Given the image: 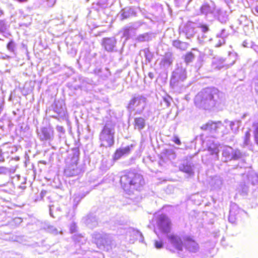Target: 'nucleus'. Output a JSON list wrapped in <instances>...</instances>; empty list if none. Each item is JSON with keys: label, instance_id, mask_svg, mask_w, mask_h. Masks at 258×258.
I'll list each match as a JSON object with an SVG mask.
<instances>
[{"label": "nucleus", "instance_id": "obj_1", "mask_svg": "<svg viewBox=\"0 0 258 258\" xmlns=\"http://www.w3.org/2000/svg\"><path fill=\"white\" fill-rule=\"evenodd\" d=\"M114 124L111 122H107L104 124L99 134L100 146L108 148L114 145Z\"/></svg>", "mask_w": 258, "mask_h": 258}, {"label": "nucleus", "instance_id": "obj_2", "mask_svg": "<svg viewBox=\"0 0 258 258\" xmlns=\"http://www.w3.org/2000/svg\"><path fill=\"white\" fill-rule=\"evenodd\" d=\"M143 180L142 177L139 174L132 171L127 172L121 177V182L124 184L137 186L141 185Z\"/></svg>", "mask_w": 258, "mask_h": 258}, {"label": "nucleus", "instance_id": "obj_3", "mask_svg": "<svg viewBox=\"0 0 258 258\" xmlns=\"http://www.w3.org/2000/svg\"><path fill=\"white\" fill-rule=\"evenodd\" d=\"M200 97V99L196 102V105L199 106L206 105L213 100L214 94L211 90L207 89L201 92Z\"/></svg>", "mask_w": 258, "mask_h": 258}, {"label": "nucleus", "instance_id": "obj_4", "mask_svg": "<svg viewBox=\"0 0 258 258\" xmlns=\"http://www.w3.org/2000/svg\"><path fill=\"white\" fill-rule=\"evenodd\" d=\"M116 43L114 38H104L103 39L102 45L107 51H113Z\"/></svg>", "mask_w": 258, "mask_h": 258}, {"label": "nucleus", "instance_id": "obj_5", "mask_svg": "<svg viewBox=\"0 0 258 258\" xmlns=\"http://www.w3.org/2000/svg\"><path fill=\"white\" fill-rule=\"evenodd\" d=\"M132 147L133 145H131V146H126L124 148L116 149L114 154V159L118 160L122 156L128 154L131 152V147Z\"/></svg>", "mask_w": 258, "mask_h": 258}, {"label": "nucleus", "instance_id": "obj_6", "mask_svg": "<svg viewBox=\"0 0 258 258\" xmlns=\"http://www.w3.org/2000/svg\"><path fill=\"white\" fill-rule=\"evenodd\" d=\"M169 239L176 250L179 251L182 250L183 243L179 237L172 235L169 236Z\"/></svg>", "mask_w": 258, "mask_h": 258}, {"label": "nucleus", "instance_id": "obj_7", "mask_svg": "<svg viewBox=\"0 0 258 258\" xmlns=\"http://www.w3.org/2000/svg\"><path fill=\"white\" fill-rule=\"evenodd\" d=\"M145 102V98L141 97H134L130 101L127 107L130 109H134L135 107L139 106L142 102Z\"/></svg>", "mask_w": 258, "mask_h": 258}, {"label": "nucleus", "instance_id": "obj_8", "mask_svg": "<svg viewBox=\"0 0 258 258\" xmlns=\"http://www.w3.org/2000/svg\"><path fill=\"white\" fill-rule=\"evenodd\" d=\"M221 121H220L217 122L210 121L204 124L202 127V129L204 130H209L210 131L213 130L215 131L219 127L218 124H221Z\"/></svg>", "mask_w": 258, "mask_h": 258}, {"label": "nucleus", "instance_id": "obj_9", "mask_svg": "<svg viewBox=\"0 0 258 258\" xmlns=\"http://www.w3.org/2000/svg\"><path fill=\"white\" fill-rule=\"evenodd\" d=\"M179 170L188 174H192L194 173L191 166L188 163L182 164L179 167Z\"/></svg>", "mask_w": 258, "mask_h": 258}, {"label": "nucleus", "instance_id": "obj_10", "mask_svg": "<svg viewBox=\"0 0 258 258\" xmlns=\"http://www.w3.org/2000/svg\"><path fill=\"white\" fill-rule=\"evenodd\" d=\"M53 134V130L51 131V133L48 129L46 127H43L41 130V140H48L50 139L51 135Z\"/></svg>", "mask_w": 258, "mask_h": 258}, {"label": "nucleus", "instance_id": "obj_11", "mask_svg": "<svg viewBox=\"0 0 258 258\" xmlns=\"http://www.w3.org/2000/svg\"><path fill=\"white\" fill-rule=\"evenodd\" d=\"M134 126L139 130L143 129L145 126V119L141 117H136L135 119Z\"/></svg>", "mask_w": 258, "mask_h": 258}, {"label": "nucleus", "instance_id": "obj_12", "mask_svg": "<svg viewBox=\"0 0 258 258\" xmlns=\"http://www.w3.org/2000/svg\"><path fill=\"white\" fill-rule=\"evenodd\" d=\"M195 58V55L191 51L187 52L183 56V59L186 64L192 62Z\"/></svg>", "mask_w": 258, "mask_h": 258}, {"label": "nucleus", "instance_id": "obj_13", "mask_svg": "<svg viewBox=\"0 0 258 258\" xmlns=\"http://www.w3.org/2000/svg\"><path fill=\"white\" fill-rule=\"evenodd\" d=\"M196 244V241L191 237H187L184 239V244L185 246L187 248L194 247Z\"/></svg>", "mask_w": 258, "mask_h": 258}, {"label": "nucleus", "instance_id": "obj_14", "mask_svg": "<svg viewBox=\"0 0 258 258\" xmlns=\"http://www.w3.org/2000/svg\"><path fill=\"white\" fill-rule=\"evenodd\" d=\"M97 246L100 247L101 246H105L109 245L108 241L107 238L101 237L97 239L96 241Z\"/></svg>", "mask_w": 258, "mask_h": 258}, {"label": "nucleus", "instance_id": "obj_15", "mask_svg": "<svg viewBox=\"0 0 258 258\" xmlns=\"http://www.w3.org/2000/svg\"><path fill=\"white\" fill-rule=\"evenodd\" d=\"M66 172L68 176H73L78 174V167L76 166L75 168L72 167H69L66 170Z\"/></svg>", "mask_w": 258, "mask_h": 258}, {"label": "nucleus", "instance_id": "obj_16", "mask_svg": "<svg viewBox=\"0 0 258 258\" xmlns=\"http://www.w3.org/2000/svg\"><path fill=\"white\" fill-rule=\"evenodd\" d=\"M172 62V59L171 57V54L167 55V54H165V56L164 58H163L161 60V63L163 64H171Z\"/></svg>", "mask_w": 258, "mask_h": 258}, {"label": "nucleus", "instance_id": "obj_17", "mask_svg": "<svg viewBox=\"0 0 258 258\" xmlns=\"http://www.w3.org/2000/svg\"><path fill=\"white\" fill-rule=\"evenodd\" d=\"M182 43H183L179 40H174L172 41V45L174 47L182 50H185V48L182 47Z\"/></svg>", "mask_w": 258, "mask_h": 258}, {"label": "nucleus", "instance_id": "obj_18", "mask_svg": "<svg viewBox=\"0 0 258 258\" xmlns=\"http://www.w3.org/2000/svg\"><path fill=\"white\" fill-rule=\"evenodd\" d=\"M250 138V133L249 131H247L245 133L244 137V144L247 145L249 142Z\"/></svg>", "mask_w": 258, "mask_h": 258}, {"label": "nucleus", "instance_id": "obj_19", "mask_svg": "<svg viewBox=\"0 0 258 258\" xmlns=\"http://www.w3.org/2000/svg\"><path fill=\"white\" fill-rule=\"evenodd\" d=\"M14 46H15V43L13 40H10L7 45V49L11 51L14 52Z\"/></svg>", "mask_w": 258, "mask_h": 258}, {"label": "nucleus", "instance_id": "obj_20", "mask_svg": "<svg viewBox=\"0 0 258 258\" xmlns=\"http://www.w3.org/2000/svg\"><path fill=\"white\" fill-rule=\"evenodd\" d=\"M145 56L146 60H147L148 62H150L153 58V54L148 50L145 52Z\"/></svg>", "mask_w": 258, "mask_h": 258}, {"label": "nucleus", "instance_id": "obj_21", "mask_svg": "<svg viewBox=\"0 0 258 258\" xmlns=\"http://www.w3.org/2000/svg\"><path fill=\"white\" fill-rule=\"evenodd\" d=\"M148 34H141L137 37V39L140 42L145 41L148 39Z\"/></svg>", "mask_w": 258, "mask_h": 258}, {"label": "nucleus", "instance_id": "obj_22", "mask_svg": "<svg viewBox=\"0 0 258 258\" xmlns=\"http://www.w3.org/2000/svg\"><path fill=\"white\" fill-rule=\"evenodd\" d=\"M220 60H218L213 63L216 68L220 69L224 67V65L220 63ZM222 63V62H221Z\"/></svg>", "mask_w": 258, "mask_h": 258}, {"label": "nucleus", "instance_id": "obj_23", "mask_svg": "<svg viewBox=\"0 0 258 258\" xmlns=\"http://www.w3.org/2000/svg\"><path fill=\"white\" fill-rule=\"evenodd\" d=\"M159 221L160 222H163L164 221H167L168 224H170V222L169 221L167 217L164 215H161L159 218Z\"/></svg>", "mask_w": 258, "mask_h": 258}, {"label": "nucleus", "instance_id": "obj_24", "mask_svg": "<svg viewBox=\"0 0 258 258\" xmlns=\"http://www.w3.org/2000/svg\"><path fill=\"white\" fill-rule=\"evenodd\" d=\"M173 141L177 145H181V143L180 142V139H179V138L176 136H174V138L173 139Z\"/></svg>", "mask_w": 258, "mask_h": 258}, {"label": "nucleus", "instance_id": "obj_25", "mask_svg": "<svg viewBox=\"0 0 258 258\" xmlns=\"http://www.w3.org/2000/svg\"><path fill=\"white\" fill-rule=\"evenodd\" d=\"M200 27L202 29V31L204 33L207 32L209 30V28L206 25H201Z\"/></svg>", "mask_w": 258, "mask_h": 258}, {"label": "nucleus", "instance_id": "obj_26", "mask_svg": "<svg viewBox=\"0 0 258 258\" xmlns=\"http://www.w3.org/2000/svg\"><path fill=\"white\" fill-rule=\"evenodd\" d=\"M155 246L157 248H161L163 246V244L161 241H156L155 242Z\"/></svg>", "mask_w": 258, "mask_h": 258}, {"label": "nucleus", "instance_id": "obj_27", "mask_svg": "<svg viewBox=\"0 0 258 258\" xmlns=\"http://www.w3.org/2000/svg\"><path fill=\"white\" fill-rule=\"evenodd\" d=\"M46 2L48 7H52L55 4L56 0H46Z\"/></svg>", "mask_w": 258, "mask_h": 258}, {"label": "nucleus", "instance_id": "obj_28", "mask_svg": "<svg viewBox=\"0 0 258 258\" xmlns=\"http://www.w3.org/2000/svg\"><path fill=\"white\" fill-rule=\"evenodd\" d=\"M252 125L254 127L253 134L258 133V122L253 123Z\"/></svg>", "mask_w": 258, "mask_h": 258}, {"label": "nucleus", "instance_id": "obj_29", "mask_svg": "<svg viewBox=\"0 0 258 258\" xmlns=\"http://www.w3.org/2000/svg\"><path fill=\"white\" fill-rule=\"evenodd\" d=\"M254 134V141L256 145H258V133H255Z\"/></svg>", "mask_w": 258, "mask_h": 258}, {"label": "nucleus", "instance_id": "obj_30", "mask_svg": "<svg viewBox=\"0 0 258 258\" xmlns=\"http://www.w3.org/2000/svg\"><path fill=\"white\" fill-rule=\"evenodd\" d=\"M57 128L59 132H64V130L62 126H57Z\"/></svg>", "mask_w": 258, "mask_h": 258}, {"label": "nucleus", "instance_id": "obj_31", "mask_svg": "<svg viewBox=\"0 0 258 258\" xmlns=\"http://www.w3.org/2000/svg\"><path fill=\"white\" fill-rule=\"evenodd\" d=\"M190 24H188V23L186 24H185V28H189V27H190Z\"/></svg>", "mask_w": 258, "mask_h": 258}, {"label": "nucleus", "instance_id": "obj_32", "mask_svg": "<svg viewBox=\"0 0 258 258\" xmlns=\"http://www.w3.org/2000/svg\"><path fill=\"white\" fill-rule=\"evenodd\" d=\"M17 1L19 2H26L28 1V0H17Z\"/></svg>", "mask_w": 258, "mask_h": 258}, {"label": "nucleus", "instance_id": "obj_33", "mask_svg": "<svg viewBox=\"0 0 258 258\" xmlns=\"http://www.w3.org/2000/svg\"><path fill=\"white\" fill-rule=\"evenodd\" d=\"M255 11L256 13L258 14V6L255 8Z\"/></svg>", "mask_w": 258, "mask_h": 258}, {"label": "nucleus", "instance_id": "obj_34", "mask_svg": "<svg viewBox=\"0 0 258 258\" xmlns=\"http://www.w3.org/2000/svg\"><path fill=\"white\" fill-rule=\"evenodd\" d=\"M0 31H1V32H4V31H3V30H1Z\"/></svg>", "mask_w": 258, "mask_h": 258}, {"label": "nucleus", "instance_id": "obj_35", "mask_svg": "<svg viewBox=\"0 0 258 258\" xmlns=\"http://www.w3.org/2000/svg\"><path fill=\"white\" fill-rule=\"evenodd\" d=\"M221 44L220 45H217V46H220Z\"/></svg>", "mask_w": 258, "mask_h": 258}]
</instances>
